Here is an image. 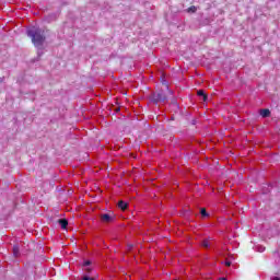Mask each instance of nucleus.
I'll return each instance as SVG.
<instances>
[{
    "label": "nucleus",
    "mask_w": 280,
    "mask_h": 280,
    "mask_svg": "<svg viewBox=\"0 0 280 280\" xmlns=\"http://www.w3.org/2000/svg\"><path fill=\"white\" fill-rule=\"evenodd\" d=\"M26 34L37 49H43V43H45V31L38 28V26H31L27 28Z\"/></svg>",
    "instance_id": "1"
},
{
    "label": "nucleus",
    "mask_w": 280,
    "mask_h": 280,
    "mask_svg": "<svg viewBox=\"0 0 280 280\" xmlns=\"http://www.w3.org/2000/svg\"><path fill=\"white\" fill-rule=\"evenodd\" d=\"M101 220H102V222H113V220H115V215L104 213L101 215Z\"/></svg>",
    "instance_id": "2"
},
{
    "label": "nucleus",
    "mask_w": 280,
    "mask_h": 280,
    "mask_svg": "<svg viewBox=\"0 0 280 280\" xmlns=\"http://www.w3.org/2000/svg\"><path fill=\"white\" fill-rule=\"evenodd\" d=\"M165 100H167V97H165V94H163V92L155 94V102H165Z\"/></svg>",
    "instance_id": "3"
},
{
    "label": "nucleus",
    "mask_w": 280,
    "mask_h": 280,
    "mask_svg": "<svg viewBox=\"0 0 280 280\" xmlns=\"http://www.w3.org/2000/svg\"><path fill=\"white\" fill-rule=\"evenodd\" d=\"M58 223L63 230L67 229V226H69V221H67L66 219H59Z\"/></svg>",
    "instance_id": "4"
},
{
    "label": "nucleus",
    "mask_w": 280,
    "mask_h": 280,
    "mask_svg": "<svg viewBox=\"0 0 280 280\" xmlns=\"http://www.w3.org/2000/svg\"><path fill=\"white\" fill-rule=\"evenodd\" d=\"M118 207L119 209H121L122 211H126L128 209V202L126 201H119L118 202Z\"/></svg>",
    "instance_id": "5"
},
{
    "label": "nucleus",
    "mask_w": 280,
    "mask_h": 280,
    "mask_svg": "<svg viewBox=\"0 0 280 280\" xmlns=\"http://www.w3.org/2000/svg\"><path fill=\"white\" fill-rule=\"evenodd\" d=\"M260 115L262 117H270V109H260Z\"/></svg>",
    "instance_id": "6"
},
{
    "label": "nucleus",
    "mask_w": 280,
    "mask_h": 280,
    "mask_svg": "<svg viewBox=\"0 0 280 280\" xmlns=\"http://www.w3.org/2000/svg\"><path fill=\"white\" fill-rule=\"evenodd\" d=\"M200 214H201V218H209V213L207 212V209H205V208L200 209Z\"/></svg>",
    "instance_id": "7"
},
{
    "label": "nucleus",
    "mask_w": 280,
    "mask_h": 280,
    "mask_svg": "<svg viewBox=\"0 0 280 280\" xmlns=\"http://www.w3.org/2000/svg\"><path fill=\"white\" fill-rule=\"evenodd\" d=\"M19 245H14L13 246V255H14V257H19V255H20V253H19Z\"/></svg>",
    "instance_id": "8"
},
{
    "label": "nucleus",
    "mask_w": 280,
    "mask_h": 280,
    "mask_svg": "<svg viewBox=\"0 0 280 280\" xmlns=\"http://www.w3.org/2000/svg\"><path fill=\"white\" fill-rule=\"evenodd\" d=\"M201 245L203 246V248H209V246H211V243L209 242V240H203Z\"/></svg>",
    "instance_id": "9"
},
{
    "label": "nucleus",
    "mask_w": 280,
    "mask_h": 280,
    "mask_svg": "<svg viewBox=\"0 0 280 280\" xmlns=\"http://www.w3.org/2000/svg\"><path fill=\"white\" fill-rule=\"evenodd\" d=\"M255 250H257L258 253H264V250H266V247L261 246V245H257L255 247Z\"/></svg>",
    "instance_id": "10"
},
{
    "label": "nucleus",
    "mask_w": 280,
    "mask_h": 280,
    "mask_svg": "<svg viewBox=\"0 0 280 280\" xmlns=\"http://www.w3.org/2000/svg\"><path fill=\"white\" fill-rule=\"evenodd\" d=\"M198 95H199L200 97H203V102H207V96L205 95V91L199 90V91H198Z\"/></svg>",
    "instance_id": "11"
},
{
    "label": "nucleus",
    "mask_w": 280,
    "mask_h": 280,
    "mask_svg": "<svg viewBox=\"0 0 280 280\" xmlns=\"http://www.w3.org/2000/svg\"><path fill=\"white\" fill-rule=\"evenodd\" d=\"M196 10H197L196 7L192 5V7H189L187 9V12H192L194 13V12H196Z\"/></svg>",
    "instance_id": "12"
},
{
    "label": "nucleus",
    "mask_w": 280,
    "mask_h": 280,
    "mask_svg": "<svg viewBox=\"0 0 280 280\" xmlns=\"http://www.w3.org/2000/svg\"><path fill=\"white\" fill-rule=\"evenodd\" d=\"M82 280H95L94 278H91V277H89V276H84L83 278H82Z\"/></svg>",
    "instance_id": "13"
},
{
    "label": "nucleus",
    "mask_w": 280,
    "mask_h": 280,
    "mask_svg": "<svg viewBox=\"0 0 280 280\" xmlns=\"http://www.w3.org/2000/svg\"><path fill=\"white\" fill-rule=\"evenodd\" d=\"M84 266H85V268L89 267V266H91V261H85V262H84Z\"/></svg>",
    "instance_id": "14"
},
{
    "label": "nucleus",
    "mask_w": 280,
    "mask_h": 280,
    "mask_svg": "<svg viewBox=\"0 0 280 280\" xmlns=\"http://www.w3.org/2000/svg\"><path fill=\"white\" fill-rule=\"evenodd\" d=\"M225 266H231V261H225Z\"/></svg>",
    "instance_id": "15"
},
{
    "label": "nucleus",
    "mask_w": 280,
    "mask_h": 280,
    "mask_svg": "<svg viewBox=\"0 0 280 280\" xmlns=\"http://www.w3.org/2000/svg\"><path fill=\"white\" fill-rule=\"evenodd\" d=\"M271 280H280V278L279 277H273V278H271Z\"/></svg>",
    "instance_id": "16"
},
{
    "label": "nucleus",
    "mask_w": 280,
    "mask_h": 280,
    "mask_svg": "<svg viewBox=\"0 0 280 280\" xmlns=\"http://www.w3.org/2000/svg\"><path fill=\"white\" fill-rule=\"evenodd\" d=\"M85 270L89 272L91 269L90 268H85Z\"/></svg>",
    "instance_id": "17"
},
{
    "label": "nucleus",
    "mask_w": 280,
    "mask_h": 280,
    "mask_svg": "<svg viewBox=\"0 0 280 280\" xmlns=\"http://www.w3.org/2000/svg\"><path fill=\"white\" fill-rule=\"evenodd\" d=\"M0 82H3V79L0 78Z\"/></svg>",
    "instance_id": "18"
}]
</instances>
